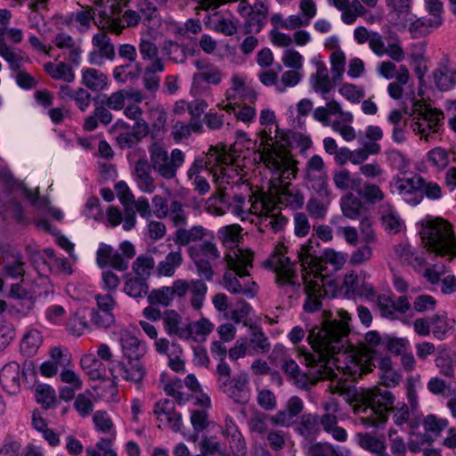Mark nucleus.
I'll return each mask as SVG.
<instances>
[{
	"instance_id": "052dcab7",
	"label": "nucleus",
	"mask_w": 456,
	"mask_h": 456,
	"mask_svg": "<svg viewBox=\"0 0 456 456\" xmlns=\"http://www.w3.org/2000/svg\"><path fill=\"white\" fill-rule=\"evenodd\" d=\"M394 251L398 259L405 265H422L424 259L420 256H415L411 247L407 242H401L395 246Z\"/></svg>"
},
{
	"instance_id": "473e14b6",
	"label": "nucleus",
	"mask_w": 456,
	"mask_h": 456,
	"mask_svg": "<svg viewBox=\"0 0 456 456\" xmlns=\"http://www.w3.org/2000/svg\"><path fill=\"white\" fill-rule=\"evenodd\" d=\"M0 382L10 393H16L20 387V365L15 362L4 365L0 372Z\"/></svg>"
},
{
	"instance_id": "f257e3e1",
	"label": "nucleus",
	"mask_w": 456,
	"mask_h": 456,
	"mask_svg": "<svg viewBox=\"0 0 456 456\" xmlns=\"http://www.w3.org/2000/svg\"><path fill=\"white\" fill-rule=\"evenodd\" d=\"M348 331L346 324L337 322H322L309 330L307 340L314 354H302L301 362L307 368L303 372L292 359H283L281 370L293 384L301 389H309L321 379L333 380L338 377L332 353L343 347L345 334Z\"/></svg>"
},
{
	"instance_id": "e2e57ef3",
	"label": "nucleus",
	"mask_w": 456,
	"mask_h": 456,
	"mask_svg": "<svg viewBox=\"0 0 456 456\" xmlns=\"http://www.w3.org/2000/svg\"><path fill=\"white\" fill-rule=\"evenodd\" d=\"M154 415L159 428H168L171 423V405L168 398L159 400L154 406Z\"/></svg>"
},
{
	"instance_id": "bf43d9fd",
	"label": "nucleus",
	"mask_w": 456,
	"mask_h": 456,
	"mask_svg": "<svg viewBox=\"0 0 456 456\" xmlns=\"http://www.w3.org/2000/svg\"><path fill=\"white\" fill-rule=\"evenodd\" d=\"M43 338L39 330H30L24 336L20 343L21 352L28 355H34L42 345Z\"/></svg>"
},
{
	"instance_id": "c756f323",
	"label": "nucleus",
	"mask_w": 456,
	"mask_h": 456,
	"mask_svg": "<svg viewBox=\"0 0 456 456\" xmlns=\"http://www.w3.org/2000/svg\"><path fill=\"white\" fill-rule=\"evenodd\" d=\"M119 342L124 355L128 359H140L146 353L145 346L128 330L120 332Z\"/></svg>"
},
{
	"instance_id": "9d476101",
	"label": "nucleus",
	"mask_w": 456,
	"mask_h": 456,
	"mask_svg": "<svg viewBox=\"0 0 456 456\" xmlns=\"http://www.w3.org/2000/svg\"><path fill=\"white\" fill-rule=\"evenodd\" d=\"M189 255L197 268L199 276L211 281L215 273L211 263L220 257L216 245L210 240H205L191 247Z\"/></svg>"
},
{
	"instance_id": "a878e982",
	"label": "nucleus",
	"mask_w": 456,
	"mask_h": 456,
	"mask_svg": "<svg viewBox=\"0 0 456 456\" xmlns=\"http://www.w3.org/2000/svg\"><path fill=\"white\" fill-rule=\"evenodd\" d=\"M126 100L138 103L142 101V94L136 90L121 89L107 96L104 104L112 110L119 111L125 108Z\"/></svg>"
},
{
	"instance_id": "13d9d810",
	"label": "nucleus",
	"mask_w": 456,
	"mask_h": 456,
	"mask_svg": "<svg viewBox=\"0 0 456 456\" xmlns=\"http://www.w3.org/2000/svg\"><path fill=\"white\" fill-rule=\"evenodd\" d=\"M155 266L153 257L146 255H141L132 264V275L148 280L151 271Z\"/></svg>"
},
{
	"instance_id": "a19ab883",
	"label": "nucleus",
	"mask_w": 456,
	"mask_h": 456,
	"mask_svg": "<svg viewBox=\"0 0 456 456\" xmlns=\"http://www.w3.org/2000/svg\"><path fill=\"white\" fill-rule=\"evenodd\" d=\"M441 26L436 18L420 17L411 22L409 32L413 37H421L431 34Z\"/></svg>"
},
{
	"instance_id": "2f4dec72",
	"label": "nucleus",
	"mask_w": 456,
	"mask_h": 456,
	"mask_svg": "<svg viewBox=\"0 0 456 456\" xmlns=\"http://www.w3.org/2000/svg\"><path fill=\"white\" fill-rule=\"evenodd\" d=\"M45 73L53 80H61L71 83L75 80V72L72 67L65 61H48L43 66Z\"/></svg>"
},
{
	"instance_id": "c9c22d12",
	"label": "nucleus",
	"mask_w": 456,
	"mask_h": 456,
	"mask_svg": "<svg viewBox=\"0 0 456 456\" xmlns=\"http://www.w3.org/2000/svg\"><path fill=\"white\" fill-rule=\"evenodd\" d=\"M134 176L138 187L145 192H152L155 189L153 178L151 175V167L147 160H138L134 168Z\"/></svg>"
},
{
	"instance_id": "7ed1b4c3",
	"label": "nucleus",
	"mask_w": 456,
	"mask_h": 456,
	"mask_svg": "<svg viewBox=\"0 0 456 456\" xmlns=\"http://www.w3.org/2000/svg\"><path fill=\"white\" fill-rule=\"evenodd\" d=\"M203 170L212 175L220 201L226 200L227 185L237 183L241 179L240 175L242 169L236 159L224 149L211 147L206 157L196 159L188 170L189 179H194L195 188L200 194L206 193L210 188L206 178L200 175Z\"/></svg>"
},
{
	"instance_id": "680f3d73",
	"label": "nucleus",
	"mask_w": 456,
	"mask_h": 456,
	"mask_svg": "<svg viewBox=\"0 0 456 456\" xmlns=\"http://www.w3.org/2000/svg\"><path fill=\"white\" fill-rule=\"evenodd\" d=\"M279 201L291 208L297 209L304 205L305 197L299 190L286 186L279 194Z\"/></svg>"
},
{
	"instance_id": "6ab92c4d",
	"label": "nucleus",
	"mask_w": 456,
	"mask_h": 456,
	"mask_svg": "<svg viewBox=\"0 0 456 456\" xmlns=\"http://www.w3.org/2000/svg\"><path fill=\"white\" fill-rule=\"evenodd\" d=\"M140 20V16L135 11L127 10L123 13L122 19L104 17L95 21L101 29H108L117 35L122 33L125 27H135Z\"/></svg>"
},
{
	"instance_id": "dca6fc26",
	"label": "nucleus",
	"mask_w": 456,
	"mask_h": 456,
	"mask_svg": "<svg viewBox=\"0 0 456 456\" xmlns=\"http://www.w3.org/2000/svg\"><path fill=\"white\" fill-rule=\"evenodd\" d=\"M194 65L197 72L192 77V87H202L203 83L217 86L223 79L222 71L215 64L204 61L196 60Z\"/></svg>"
},
{
	"instance_id": "09e8293b",
	"label": "nucleus",
	"mask_w": 456,
	"mask_h": 456,
	"mask_svg": "<svg viewBox=\"0 0 456 456\" xmlns=\"http://www.w3.org/2000/svg\"><path fill=\"white\" fill-rule=\"evenodd\" d=\"M147 281L128 273L126 276L123 290L133 297H142L148 293Z\"/></svg>"
},
{
	"instance_id": "72a5a7b5",
	"label": "nucleus",
	"mask_w": 456,
	"mask_h": 456,
	"mask_svg": "<svg viewBox=\"0 0 456 456\" xmlns=\"http://www.w3.org/2000/svg\"><path fill=\"white\" fill-rule=\"evenodd\" d=\"M296 431L307 440L315 438L321 432L319 416L313 413L303 414L296 427Z\"/></svg>"
},
{
	"instance_id": "0eeeda50",
	"label": "nucleus",
	"mask_w": 456,
	"mask_h": 456,
	"mask_svg": "<svg viewBox=\"0 0 456 456\" xmlns=\"http://www.w3.org/2000/svg\"><path fill=\"white\" fill-rule=\"evenodd\" d=\"M297 257L302 266V280L305 283L304 291L306 294V300L304 309L312 313L321 306V298L327 294L324 289L328 277L322 273L326 268L322 265L321 260L314 256L312 240L302 245L297 251Z\"/></svg>"
},
{
	"instance_id": "cd10ccee",
	"label": "nucleus",
	"mask_w": 456,
	"mask_h": 456,
	"mask_svg": "<svg viewBox=\"0 0 456 456\" xmlns=\"http://www.w3.org/2000/svg\"><path fill=\"white\" fill-rule=\"evenodd\" d=\"M366 273L364 272L347 273L344 278V286L355 295L361 297L371 296L374 294V289L371 284L364 281Z\"/></svg>"
},
{
	"instance_id": "20e7f679",
	"label": "nucleus",
	"mask_w": 456,
	"mask_h": 456,
	"mask_svg": "<svg viewBox=\"0 0 456 456\" xmlns=\"http://www.w3.org/2000/svg\"><path fill=\"white\" fill-rule=\"evenodd\" d=\"M330 314H325L324 320L322 322H337V324H346L349 328L348 322L351 320L349 314L345 310H339L338 316L339 320L330 319ZM350 331L345 334V343L343 347L336 350L332 353L334 363L338 371H342L344 374H347L352 377L353 379L360 378L362 374L372 370L374 366L372 361L374 358L375 351L372 347L379 346L381 342L379 334L376 331H369L365 335V346H350L344 352H341L347 344L346 337Z\"/></svg>"
},
{
	"instance_id": "3c124183",
	"label": "nucleus",
	"mask_w": 456,
	"mask_h": 456,
	"mask_svg": "<svg viewBox=\"0 0 456 456\" xmlns=\"http://www.w3.org/2000/svg\"><path fill=\"white\" fill-rule=\"evenodd\" d=\"M218 238L224 247L235 250L241 239V228L239 224L226 225L218 230Z\"/></svg>"
},
{
	"instance_id": "6e6d98bb",
	"label": "nucleus",
	"mask_w": 456,
	"mask_h": 456,
	"mask_svg": "<svg viewBox=\"0 0 456 456\" xmlns=\"http://www.w3.org/2000/svg\"><path fill=\"white\" fill-rule=\"evenodd\" d=\"M335 186L342 191L357 190L362 185V179L353 177L347 169L336 171L333 175Z\"/></svg>"
},
{
	"instance_id": "39448f33",
	"label": "nucleus",
	"mask_w": 456,
	"mask_h": 456,
	"mask_svg": "<svg viewBox=\"0 0 456 456\" xmlns=\"http://www.w3.org/2000/svg\"><path fill=\"white\" fill-rule=\"evenodd\" d=\"M254 253L248 248H237L224 256L227 269L223 274L224 288L231 294L253 298L258 292V285L250 278Z\"/></svg>"
},
{
	"instance_id": "6e6552de",
	"label": "nucleus",
	"mask_w": 456,
	"mask_h": 456,
	"mask_svg": "<svg viewBox=\"0 0 456 456\" xmlns=\"http://www.w3.org/2000/svg\"><path fill=\"white\" fill-rule=\"evenodd\" d=\"M420 236L428 251L452 260L456 257V236L450 223L433 218L422 223Z\"/></svg>"
},
{
	"instance_id": "4c0bfd02",
	"label": "nucleus",
	"mask_w": 456,
	"mask_h": 456,
	"mask_svg": "<svg viewBox=\"0 0 456 456\" xmlns=\"http://www.w3.org/2000/svg\"><path fill=\"white\" fill-rule=\"evenodd\" d=\"M309 199L306 209L311 216L316 219H323L326 216L328 207L331 200V191L328 188V194L315 193Z\"/></svg>"
},
{
	"instance_id": "412c9836",
	"label": "nucleus",
	"mask_w": 456,
	"mask_h": 456,
	"mask_svg": "<svg viewBox=\"0 0 456 456\" xmlns=\"http://www.w3.org/2000/svg\"><path fill=\"white\" fill-rule=\"evenodd\" d=\"M153 168L163 177H171V158L168 151L160 142H154L150 147Z\"/></svg>"
},
{
	"instance_id": "69168bd1",
	"label": "nucleus",
	"mask_w": 456,
	"mask_h": 456,
	"mask_svg": "<svg viewBox=\"0 0 456 456\" xmlns=\"http://www.w3.org/2000/svg\"><path fill=\"white\" fill-rule=\"evenodd\" d=\"M269 422H271V415L256 411L248 419V426L250 432L263 436L268 432Z\"/></svg>"
},
{
	"instance_id": "c03bdc74",
	"label": "nucleus",
	"mask_w": 456,
	"mask_h": 456,
	"mask_svg": "<svg viewBox=\"0 0 456 456\" xmlns=\"http://www.w3.org/2000/svg\"><path fill=\"white\" fill-rule=\"evenodd\" d=\"M382 224L389 233H398L404 229V222L399 214L390 206L382 207Z\"/></svg>"
},
{
	"instance_id": "8fccbe9b",
	"label": "nucleus",
	"mask_w": 456,
	"mask_h": 456,
	"mask_svg": "<svg viewBox=\"0 0 456 456\" xmlns=\"http://www.w3.org/2000/svg\"><path fill=\"white\" fill-rule=\"evenodd\" d=\"M267 7L263 4L260 7L255 5V9L249 13L247 22L245 24L246 31L248 33H258L266 23Z\"/></svg>"
},
{
	"instance_id": "f03ea898",
	"label": "nucleus",
	"mask_w": 456,
	"mask_h": 456,
	"mask_svg": "<svg viewBox=\"0 0 456 456\" xmlns=\"http://www.w3.org/2000/svg\"><path fill=\"white\" fill-rule=\"evenodd\" d=\"M259 123L264 126L257 133L260 159L272 173V179L282 183L284 180L296 177L297 161L287 149L289 136L285 130L280 129L276 114L270 108H264L259 113Z\"/></svg>"
},
{
	"instance_id": "ea45409f",
	"label": "nucleus",
	"mask_w": 456,
	"mask_h": 456,
	"mask_svg": "<svg viewBox=\"0 0 456 456\" xmlns=\"http://www.w3.org/2000/svg\"><path fill=\"white\" fill-rule=\"evenodd\" d=\"M434 83L440 91H448L456 85V69L449 65H444L433 73Z\"/></svg>"
},
{
	"instance_id": "f8f14e48",
	"label": "nucleus",
	"mask_w": 456,
	"mask_h": 456,
	"mask_svg": "<svg viewBox=\"0 0 456 456\" xmlns=\"http://www.w3.org/2000/svg\"><path fill=\"white\" fill-rule=\"evenodd\" d=\"M423 186L424 179L419 175L395 177L390 183L391 191L398 193L411 205H417L421 201Z\"/></svg>"
},
{
	"instance_id": "a211bd4d",
	"label": "nucleus",
	"mask_w": 456,
	"mask_h": 456,
	"mask_svg": "<svg viewBox=\"0 0 456 456\" xmlns=\"http://www.w3.org/2000/svg\"><path fill=\"white\" fill-rule=\"evenodd\" d=\"M387 20L395 27L404 28L409 21L411 0H386Z\"/></svg>"
},
{
	"instance_id": "1a4fd4ad",
	"label": "nucleus",
	"mask_w": 456,
	"mask_h": 456,
	"mask_svg": "<svg viewBox=\"0 0 456 456\" xmlns=\"http://www.w3.org/2000/svg\"><path fill=\"white\" fill-rule=\"evenodd\" d=\"M287 248L284 245H277L265 265L276 274V282L289 297L298 295L302 289L296 274L295 264L285 256Z\"/></svg>"
},
{
	"instance_id": "0e129e2a",
	"label": "nucleus",
	"mask_w": 456,
	"mask_h": 456,
	"mask_svg": "<svg viewBox=\"0 0 456 456\" xmlns=\"http://www.w3.org/2000/svg\"><path fill=\"white\" fill-rule=\"evenodd\" d=\"M214 324L206 318L190 322V338L195 341H204L206 338L213 331Z\"/></svg>"
},
{
	"instance_id": "de8ad7c7",
	"label": "nucleus",
	"mask_w": 456,
	"mask_h": 456,
	"mask_svg": "<svg viewBox=\"0 0 456 456\" xmlns=\"http://www.w3.org/2000/svg\"><path fill=\"white\" fill-rule=\"evenodd\" d=\"M430 324L435 338L443 339L445 334L454 327L455 321L443 312L434 314L430 319Z\"/></svg>"
},
{
	"instance_id": "864d4df0",
	"label": "nucleus",
	"mask_w": 456,
	"mask_h": 456,
	"mask_svg": "<svg viewBox=\"0 0 456 456\" xmlns=\"http://www.w3.org/2000/svg\"><path fill=\"white\" fill-rule=\"evenodd\" d=\"M223 434L231 436L232 441L230 447L236 455L243 454L245 452V443L241 439V434L239 432L233 420L229 417L225 419Z\"/></svg>"
},
{
	"instance_id": "f704fd0d",
	"label": "nucleus",
	"mask_w": 456,
	"mask_h": 456,
	"mask_svg": "<svg viewBox=\"0 0 456 456\" xmlns=\"http://www.w3.org/2000/svg\"><path fill=\"white\" fill-rule=\"evenodd\" d=\"M119 375L126 380L139 383L145 376V368L139 359H128L127 363H118Z\"/></svg>"
},
{
	"instance_id": "774afa93",
	"label": "nucleus",
	"mask_w": 456,
	"mask_h": 456,
	"mask_svg": "<svg viewBox=\"0 0 456 456\" xmlns=\"http://www.w3.org/2000/svg\"><path fill=\"white\" fill-rule=\"evenodd\" d=\"M338 93L352 103H359L365 96V91L362 86L351 83L341 84L338 87Z\"/></svg>"
},
{
	"instance_id": "37998d69",
	"label": "nucleus",
	"mask_w": 456,
	"mask_h": 456,
	"mask_svg": "<svg viewBox=\"0 0 456 456\" xmlns=\"http://www.w3.org/2000/svg\"><path fill=\"white\" fill-rule=\"evenodd\" d=\"M248 204H249L248 208V215H256L262 217V219L271 211L275 209V204L264 194L249 196Z\"/></svg>"
},
{
	"instance_id": "338daca9",
	"label": "nucleus",
	"mask_w": 456,
	"mask_h": 456,
	"mask_svg": "<svg viewBox=\"0 0 456 456\" xmlns=\"http://www.w3.org/2000/svg\"><path fill=\"white\" fill-rule=\"evenodd\" d=\"M0 56L6 61L10 68L18 70L25 61L21 53L12 48L8 44L1 43Z\"/></svg>"
},
{
	"instance_id": "4be33fe9",
	"label": "nucleus",
	"mask_w": 456,
	"mask_h": 456,
	"mask_svg": "<svg viewBox=\"0 0 456 456\" xmlns=\"http://www.w3.org/2000/svg\"><path fill=\"white\" fill-rule=\"evenodd\" d=\"M248 377L246 373H240L233 378L224 392L235 403L246 404L250 399V390L248 386Z\"/></svg>"
},
{
	"instance_id": "4d7b16f0",
	"label": "nucleus",
	"mask_w": 456,
	"mask_h": 456,
	"mask_svg": "<svg viewBox=\"0 0 456 456\" xmlns=\"http://www.w3.org/2000/svg\"><path fill=\"white\" fill-rule=\"evenodd\" d=\"M340 207L345 216L356 219L362 210V202L353 193H348L341 198Z\"/></svg>"
},
{
	"instance_id": "e433bc0d",
	"label": "nucleus",
	"mask_w": 456,
	"mask_h": 456,
	"mask_svg": "<svg viewBox=\"0 0 456 456\" xmlns=\"http://www.w3.org/2000/svg\"><path fill=\"white\" fill-rule=\"evenodd\" d=\"M207 235V230L202 226H193L190 229L179 226L174 232L173 240L180 246L201 240Z\"/></svg>"
},
{
	"instance_id": "4468645a",
	"label": "nucleus",
	"mask_w": 456,
	"mask_h": 456,
	"mask_svg": "<svg viewBox=\"0 0 456 456\" xmlns=\"http://www.w3.org/2000/svg\"><path fill=\"white\" fill-rule=\"evenodd\" d=\"M50 359L40 366V373L45 378L54 377L59 370H64L72 365V356L67 348L53 346L49 351Z\"/></svg>"
},
{
	"instance_id": "9b49d317",
	"label": "nucleus",
	"mask_w": 456,
	"mask_h": 456,
	"mask_svg": "<svg viewBox=\"0 0 456 456\" xmlns=\"http://www.w3.org/2000/svg\"><path fill=\"white\" fill-rule=\"evenodd\" d=\"M444 119V113L436 109H426L413 117L411 127L420 135V139L429 142L437 133Z\"/></svg>"
},
{
	"instance_id": "393cba45",
	"label": "nucleus",
	"mask_w": 456,
	"mask_h": 456,
	"mask_svg": "<svg viewBox=\"0 0 456 456\" xmlns=\"http://www.w3.org/2000/svg\"><path fill=\"white\" fill-rule=\"evenodd\" d=\"M54 45L67 55L66 59L73 63L78 64L81 57V46L79 43L67 33L61 32L55 35L53 40Z\"/></svg>"
},
{
	"instance_id": "aec40b11",
	"label": "nucleus",
	"mask_w": 456,
	"mask_h": 456,
	"mask_svg": "<svg viewBox=\"0 0 456 456\" xmlns=\"http://www.w3.org/2000/svg\"><path fill=\"white\" fill-rule=\"evenodd\" d=\"M96 263L101 268L110 265L118 271H125L128 267L127 260L113 247L105 243H101L96 251Z\"/></svg>"
},
{
	"instance_id": "7c9ffc66",
	"label": "nucleus",
	"mask_w": 456,
	"mask_h": 456,
	"mask_svg": "<svg viewBox=\"0 0 456 456\" xmlns=\"http://www.w3.org/2000/svg\"><path fill=\"white\" fill-rule=\"evenodd\" d=\"M316 71L311 76V85L314 92L325 96L333 88L328 69L322 61L315 62Z\"/></svg>"
},
{
	"instance_id": "2eb2a0df",
	"label": "nucleus",
	"mask_w": 456,
	"mask_h": 456,
	"mask_svg": "<svg viewBox=\"0 0 456 456\" xmlns=\"http://www.w3.org/2000/svg\"><path fill=\"white\" fill-rule=\"evenodd\" d=\"M189 289L191 293V305L194 309L200 310L203 305L208 286L201 280H192L190 284L184 280H176L173 282V295L183 297Z\"/></svg>"
},
{
	"instance_id": "5701e85b",
	"label": "nucleus",
	"mask_w": 456,
	"mask_h": 456,
	"mask_svg": "<svg viewBox=\"0 0 456 456\" xmlns=\"http://www.w3.org/2000/svg\"><path fill=\"white\" fill-rule=\"evenodd\" d=\"M204 24L208 29L226 36H232L237 32V26L230 15L220 12H215L208 15Z\"/></svg>"
},
{
	"instance_id": "b1692460",
	"label": "nucleus",
	"mask_w": 456,
	"mask_h": 456,
	"mask_svg": "<svg viewBox=\"0 0 456 456\" xmlns=\"http://www.w3.org/2000/svg\"><path fill=\"white\" fill-rule=\"evenodd\" d=\"M38 283H35L29 288L26 284L17 283L12 286L10 295L12 297L19 299L26 306L23 314H26L34 306L35 300L42 296Z\"/></svg>"
},
{
	"instance_id": "bb28decb",
	"label": "nucleus",
	"mask_w": 456,
	"mask_h": 456,
	"mask_svg": "<svg viewBox=\"0 0 456 456\" xmlns=\"http://www.w3.org/2000/svg\"><path fill=\"white\" fill-rule=\"evenodd\" d=\"M81 83L93 92L106 90L109 86V77L102 71L94 68H84L81 70Z\"/></svg>"
},
{
	"instance_id": "58836bf2",
	"label": "nucleus",
	"mask_w": 456,
	"mask_h": 456,
	"mask_svg": "<svg viewBox=\"0 0 456 456\" xmlns=\"http://www.w3.org/2000/svg\"><path fill=\"white\" fill-rule=\"evenodd\" d=\"M320 428L330 434L335 440L345 442L347 439L346 429L338 425V417L336 414L324 413L319 416Z\"/></svg>"
},
{
	"instance_id": "c85d7f7f",
	"label": "nucleus",
	"mask_w": 456,
	"mask_h": 456,
	"mask_svg": "<svg viewBox=\"0 0 456 456\" xmlns=\"http://www.w3.org/2000/svg\"><path fill=\"white\" fill-rule=\"evenodd\" d=\"M93 45L96 48L97 52H92L90 53L89 59L90 62L93 64H98V57L99 55L102 57H105L109 60H113L115 57V50L113 45L110 43V37L106 33L101 31L94 36L93 37Z\"/></svg>"
},
{
	"instance_id": "603ef678",
	"label": "nucleus",
	"mask_w": 456,
	"mask_h": 456,
	"mask_svg": "<svg viewBox=\"0 0 456 456\" xmlns=\"http://www.w3.org/2000/svg\"><path fill=\"white\" fill-rule=\"evenodd\" d=\"M67 330L75 337H81L86 331L91 330L85 310L77 311L70 316L67 322Z\"/></svg>"
},
{
	"instance_id": "79ce46f5",
	"label": "nucleus",
	"mask_w": 456,
	"mask_h": 456,
	"mask_svg": "<svg viewBox=\"0 0 456 456\" xmlns=\"http://www.w3.org/2000/svg\"><path fill=\"white\" fill-rule=\"evenodd\" d=\"M93 423L94 429L101 434L116 438L117 431L114 421L110 414L103 410H98L93 414Z\"/></svg>"
},
{
	"instance_id": "49530a36",
	"label": "nucleus",
	"mask_w": 456,
	"mask_h": 456,
	"mask_svg": "<svg viewBox=\"0 0 456 456\" xmlns=\"http://www.w3.org/2000/svg\"><path fill=\"white\" fill-rule=\"evenodd\" d=\"M250 338L248 345L249 350L256 354H266L271 349V344L268 338L263 332L262 329L257 326L249 325Z\"/></svg>"
},
{
	"instance_id": "ddd939ff",
	"label": "nucleus",
	"mask_w": 456,
	"mask_h": 456,
	"mask_svg": "<svg viewBox=\"0 0 456 456\" xmlns=\"http://www.w3.org/2000/svg\"><path fill=\"white\" fill-rule=\"evenodd\" d=\"M305 179L314 193L328 194V175L324 161L321 156L314 155L306 161Z\"/></svg>"
},
{
	"instance_id": "5fc2aeb1",
	"label": "nucleus",
	"mask_w": 456,
	"mask_h": 456,
	"mask_svg": "<svg viewBox=\"0 0 456 456\" xmlns=\"http://www.w3.org/2000/svg\"><path fill=\"white\" fill-rule=\"evenodd\" d=\"M427 162L436 171L444 170L450 164L449 151L443 147H435L428 151Z\"/></svg>"
},
{
	"instance_id": "a18cd8bd",
	"label": "nucleus",
	"mask_w": 456,
	"mask_h": 456,
	"mask_svg": "<svg viewBox=\"0 0 456 456\" xmlns=\"http://www.w3.org/2000/svg\"><path fill=\"white\" fill-rule=\"evenodd\" d=\"M165 65L162 60H155L151 62L144 69L143 72V85L148 90H156L159 87L160 77L158 73L162 72Z\"/></svg>"
},
{
	"instance_id": "423d86ee",
	"label": "nucleus",
	"mask_w": 456,
	"mask_h": 456,
	"mask_svg": "<svg viewBox=\"0 0 456 456\" xmlns=\"http://www.w3.org/2000/svg\"><path fill=\"white\" fill-rule=\"evenodd\" d=\"M394 395L387 390L373 387L361 389L352 400V408L360 414L359 422L365 428H380L388 419V413L394 404Z\"/></svg>"
},
{
	"instance_id": "f3484780",
	"label": "nucleus",
	"mask_w": 456,
	"mask_h": 456,
	"mask_svg": "<svg viewBox=\"0 0 456 456\" xmlns=\"http://www.w3.org/2000/svg\"><path fill=\"white\" fill-rule=\"evenodd\" d=\"M304 410V403L298 396H291L283 409L271 415V423L275 427L289 428Z\"/></svg>"
}]
</instances>
